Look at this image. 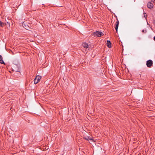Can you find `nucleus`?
<instances>
[{
    "instance_id": "f257e3e1",
    "label": "nucleus",
    "mask_w": 155,
    "mask_h": 155,
    "mask_svg": "<svg viewBox=\"0 0 155 155\" xmlns=\"http://www.w3.org/2000/svg\"><path fill=\"white\" fill-rule=\"evenodd\" d=\"M93 33L95 36H97L98 37H101L104 35L102 32L99 31L94 32Z\"/></svg>"
},
{
    "instance_id": "f03ea898",
    "label": "nucleus",
    "mask_w": 155,
    "mask_h": 155,
    "mask_svg": "<svg viewBox=\"0 0 155 155\" xmlns=\"http://www.w3.org/2000/svg\"><path fill=\"white\" fill-rule=\"evenodd\" d=\"M153 62L151 60H149L147 61L146 65L148 68H150L153 66Z\"/></svg>"
},
{
    "instance_id": "7ed1b4c3",
    "label": "nucleus",
    "mask_w": 155,
    "mask_h": 155,
    "mask_svg": "<svg viewBox=\"0 0 155 155\" xmlns=\"http://www.w3.org/2000/svg\"><path fill=\"white\" fill-rule=\"evenodd\" d=\"M41 79V77L39 76H37L34 80V84H37Z\"/></svg>"
},
{
    "instance_id": "20e7f679",
    "label": "nucleus",
    "mask_w": 155,
    "mask_h": 155,
    "mask_svg": "<svg viewBox=\"0 0 155 155\" xmlns=\"http://www.w3.org/2000/svg\"><path fill=\"white\" fill-rule=\"evenodd\" d=\"M153 5L152 3L149 2L147 5V7L149 8H151L153 7Z\"/></svg>"
},
{
    "instance_id": "39448f33",
    "label": "nucleus",
    "mask_w": 155,
    "mask_h": 155,
    "mask_svg": "<svg viewBox=\"0 0 155 155\" xmlns=\"http://www.w3.org/2000/svg\"><path fill=\"white\" fill-rule=\"evenodd\" d=\"M119 24V21L118 20H117V21L116 22V25H115V29L116 30V32H117V29L118 27V25Z\"/></svg>"
},
{
    "instance_id": "423d86ee",
    "label": "nucleus",
    "mask_w": 155,
    "mask_h": 155,
    "mask_svg": "<svg viewBox=\"0 0 155 155\" xmlns=\"http://www.w3.org/2000/svg\"><path fill=\"white\" fill-rule=\"evenodd\" d=\"M12 71L15 72L14 75L15 76H18L20 74V72H19L17 71H14V70H12Z\"/></svg>"
},
{
    "instance_id": "0eeeda50",
    "label": "nucleus",
    "mask_w": 155,
    "mask_h": 155,
    "mask_svg": "<svg viewBox=\"0 0 155 155\" xmlns=\"http://www.w3.org/2000/svg\"><path fill=\"white\" fill-rule=\"evenodd\" d=\"M107 45L109 48L111 47V42L110 41L107 40Z\"/></svg>"
},
{
    "instance_id": "6e6552de",
    "label": "nucleus",
    "mask_w": 155,
    "mask_h": 155,
    "mask_svg": "<svg viewBox=\"0 0 155 155\" xmlns=\"http://www.w3.org/2000/svg\"><path fill=\"white\" fill-rule=\"evenodd\" d=\"M83 46L86 48H88V45L86 43H84L83 44Z\"/></svg>"
},
{
    "instance_id": "1a4fd4ad",
    "label": "nucleus",
    "mask_w": 155,
    "mask_h": 155,
    "mask_svg": "<svg viewBox=\"0 0 155 155\" xmlns=\"http://www.w3.org/2000/svg\"><path fill=\"white\" fill-rule=\"evenodd\" d=\"M0 63L2 64H5L4 61L2 60V57L1 55H0Z\"/></svg>"
},
{
    "instance_id": "9d476101",
    "label": "nucleus",
    "mask_w": 155,
    "mask_h": 155,
    "mask_svg": "<svg viewBox=\"0 0 155 155\" xmlns=\"http://www.w3.org/2000/svg\"><path fill=\"white\" fill-rule=\"evenodd\" d=\"M0 26L3 27L5 26V23L0 20Z\"/></svg>"
},
{
    "instance_id": "9b49d317",
    "label": "nucleus",
    "mask_w": 155,
    "mask_h": 155,
    "mask_svg": "<svg viewBox=\"0 0 155 155\" xmlns=\"http://www.w3.org/2000/svg\"><path fill=\"white\" fill-rule=\"evenodd\" d=\"M6 25L7 27H10V24L9 22H7L5 23V25Z\"/></svg>"
},
{
    "instance_id": "f8f14e48",
    "label": "nucleus",
    "mask_w": 155,
    "mask_h": 155,
    "mask_svg": "<svg viewBox=\"0 0 155 155\" xmlns=\"http://www.w3.org/2000/svg\"><path fill=\"white\" fill-rule=\"evenodd\" d=\"M142 32L143 33H145L147 32V31L146 30H143L142 31Z\"/></svg>"
},
{
    "instance_id": "ddd939ff",
    "label": "nucleus",
    "mask_w": 155,
    "mask_h": 155,
    "mask_svg": "<svg viewBox=\"0 0 155 155\" xmlns=\"http://www.w3.org/2000/svg\"><path fill=\"white\" fill-rule=\"evenodd\" d=\"M153 39L155 41V36L153 38Z\"/></svg>"
},
{
    "instance_id": "4468645a",
    "label": "nucleus",
    "mask_w": 155,
    "mask_h": 155,
    "mask_svg": "<svg viewBox=\"0 0 155 155\" xmlns=\"http://www.w3.org/2000/svg\"><path fill=\"white\" fill-rule=\"evenodd\" d=\"M85 139H86V140H88V139H87V138H86V137H85Z\"/></svg>"
},
{
    "instance_id": "2eb2a0df",
    "label": "nucleus",
    "mask_w": 155,
    "mask_h": 155,
    "mask_svg": "<svg viewBox=\"0 0 155 155\" xmlns=\"http://www.w3.org/2000/svg\"><path fill=\"white\" fill-rule=\"evenodd\" d=\"M145 14H146V13H145ZM144 16H145V13L144 14Z\"/></svg>"
}]
</instances>
